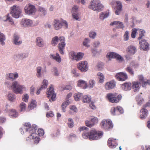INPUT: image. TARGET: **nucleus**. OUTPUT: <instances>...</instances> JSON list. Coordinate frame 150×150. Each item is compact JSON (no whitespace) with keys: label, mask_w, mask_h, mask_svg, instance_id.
Instances as JSON below:
<instances>
[{"label":"nucleus","mask_w":150,"mask_h":150,"mask_svg":"<svg viewBox=\"0 0 150 150\" xmlns=\"http://www.w3.org/2000/svg\"><path fill=\"white\" fill-rule=\"evenodd\" d=\"M116 139L113 138H110L108 141V146L112 148H115L118 145V144L115 142Z\"/></svg>","instance_id":"f3484780"},{"label":"nucleus","mask_w":150,"mask_h":150,"mask_svg":"<svg viewBox=\"0 0 150 150\" xmlns=\"http://www.w3.org/2000/svg\"><path fill=\"white\" fill-rule=\"evenodd\" d=\"M72 16L76 20L80 21V19L79 18L80 14L79 13L75 12L72 13Z\"/></svg>","instance_id":"6e6d98bb"},{"label":"nucleus","mask_w":150,"mask_h":150,"mask_svg":"<svg viewBox=\"0 0 150 150\" xmlns=\"http://www.w3.org/2000/svg\"><path fill=\"white\" fill-rule=\"evenodd\" d=\"M115 82L113 81L107 82L105 85V88L107 90L113 88L115 86Z\"/></svg>","instance_id":"aec40b11"},{"label":"nucleus","mask_w":150,"mask_h":150,"mask_svg":"<svg viewBox=\"0 0 150 150\" xmlns=\"http://www.w3.org/2000/svg\"><path fill=\"white\" fill-rule=\"evenodd\" d=\"M111 112L112 115H119V113L117 112L116 108V109L114 107L112 108L111 110Z\"/></svg>","instance_id":"3c124183"},{"label":"nucleus","mask_w":150,"mask_h":150,"mask_svg":"<svg viewBox=\"0 0 150 150\" xmlns=\"http://www.w3.org/2000/svg\"><path fill=\"white\" fill-rule=\"evenodd\" d=\"M9 115L11 118H15L18 117V113L15 110L12 109L9 112Z\"/></svg>","instance_id":"cd10ccee"},{"label":"nucleus","mask_w":150,"mask_h":150,"mask_svg":"<svg viewBox=\"0 0 150 150\" xmlns=\"http://www.w3.org/2000/svg\"><path fill=\"white\" fill-rule=\"evenodd\" d=\"M126 71L132 76H133L134 74V71L130 66L127 67L126 69Z\"/></svg>","instance_id":"a18cd8bd"},{"label":"nucleus","mask_w":150,"mask_h":150,"mask_svg":"<svg viewBox=\"0 0 150 150\" xmlns=\"http://www.w3.org/2000/svg\"><path fill=\"white\" fill-rule=\"evenodd\" d=\"M66 44L64 41H62L61 42L59 43L58 45V47L59 49V51L61 54H64L63 50Z\"/></svg>","instance_id":"a878e982"},{"label":"nucleus","mask_w":150,"mask_h":150,"mask_svg":"<svg viewBox=\"0 0 150 150\" xmlns=\"http://www.w3.org/2000/svg\"><path fill=\"white\" fill-rule=\"evenodd\" d=\"M88 128L86 127H80L79 131H87ZM103 133L101 131H97L95 129L91 130L89 133L84 131L82 134V137L84 139L89 138V140H97L101 138L103 135Z\"/></svg>","instance_id":"f257e3e1"},{"label":"nucleus","mask_w":150,"mask_h":150,"mask_svg":"<svg viewBox=\"0 0 150 150\" xmlns=\"http://www.w3.org/2000/svg\"><path fill=\"white\" fill-rule=\"evenodd\" d=\"M100 125L102 127L105 129L112 128L113 127L112 122L110 120L102 121L101 122Z\"/></svg>","instance_id":"9d476101"},{"label":"nucleus","mask_w":150,"mask_h":150,"mask_svg":"<svg viewBox=\"0 0 150 150\" xmlns=\"http://www.w3.org/2000/svg\"><path fill=\"white\" fill-rule=\"evenodd\" d=\"M97 35L96 33L94 31H91L89 33V37L90 38L94 39Z\"/></svg>","instance_id":"864d4df0"},{"label":"nucleus","mask_w":150,"mask_h":150,"mask_svg":"<svg viewBox=\"0 0 150 150\" xmlns=\"http://www.w3.org/2000/svg\"><path fill=\"white\" fill-rule=\"evenodd\" d=\"M70 109L69 112L71 113H76L77 111V108L74 105L70 106Z\"/></svg>","instance_id":"49530a36"},{"label":"nucleus","mask_w":150,"mask_h":150,"mask_svg":"<svg viewBox=\"0 0 150 150\" xmlns=\"http://www.w3.org/2000/svg\"><path fill=\"white\" fill-rule=\"evenodd\" d=\"M28 56V53H25L16 54L15 55V56L18 58H20L22 59H23L27 57Z\"/></svg>","instance_id":"7c9ffc66"},{"label":"nucleus","mask_w":150,"mask_h":150,"mask_svg":"<svg viewBox=\"0 0 150 150\" xmlns=\"http://www.w3.org/2000/svg\"><path fill=\"white\" fill-rule=\"evenodd\" d=\"M33 23L32 20L27 18H24L21 20L20 24L22 26L26 27L28 26H31Z\"/></svg>","instance_id":"2eb2a0df"},{"label":"nucleus","mask_w":150,"mask_h":150,"mask_svg":"<svg viewBox=\"0 0 150 150\" xmlns=\"http://www.w3.org/2000/svg\"><path fill=\"white\" fill-rule=\"evenodd\" d=\"M82 97V99L83 102L85 103H89L90 102L91 100V98L90 96L85 95Z\"/></svg>","instance_id":"f704fd0d"},{"label":"nucleus","mask_w":150,"mask_h":150,"mask_svg":"<svg viewBox=\"0 0 150 150\" xmlns=\"http://www.w3.org/2000/svg\"><path fill=\"white\" fill-rule=\"evenodd\" d=\"M107 98L109 101L112 103H117L121 100L122 96L121 95H118L117 93H108L107 96Z\"/></svg>","instance_id":"39448f33"},{"label":"nucleus","mask_w":150,"mask_h":150,"mask_svg":"<svg viewBox=\"0 0 150 150\" xmlns=\"http://www.w3.org/2000/svg\"><path fill=\"white\" fill-rule=\"evenodd\" d=\"M85 123L86 126L90 127H91L93 126V123L91 122V120L89 121H86Z\"/></svg>","instance_id":"4d7b16f0"},{"label":"nucleus","mask_w":150,"mask_h":150,"mask_svg":"<svg viewBox=\"0 0 150 150\" xmlns=\"http://www.w3.org/2000/svg\"><path fill=\"white\" fill-rule=\"evenodd\" d=\"M36 102L35 100H32L30 104L28 106V108L29 110H31L33 109L36 107Z\"/></svg>","instance_id":"4c0bfd02"},{"label":"nucleus","mask_w":150,"mask_h":150,"mask_svg":"<svg viewBox=\"0 0 150 150\" xmlns=\"http://www.w3.org/2000/svg\"><path fill=\"white\" fill-rule=\"evenodd\" d=\"M129 32L127 31H126L124 35L123 36L124 40L125 41H127L129 39Z\"/></svg>","instance_id":"8fccbe9b"},{"label":"nucleus","mask_w":150,"mask_h":150,"mask_svg":"<svg viewBox=\"0 0 150 150\" xmlns=\"http://www.w3.org/2000/svg\"><path fill=\"white\" fill-rule=\"evenodd\" d=\"M20 112L24 111L26 108V104L23 102L21 103L20 104Z\"/></svg>","instance_id":"5fc2aeb1"},{"label":"nucleus","mask_w":150,"mask_h":150,"mask_svg":"<svg viewBox=\"0 0 150 150\" xmlns=\"http://www.w3.org/2000/svg\"><path fill=\"white\" fill-rule=\"evenodd\" d=\"M83 55V53L80 52L78 53L77 54H76L75 52H73L71 54V56L73 59L77 61L81 60Z\"/></svg>","instance_id":"4468645a"},{"label":"nucleus","mask_w":150,"mask_h":150,"mask_svg":"<svg viewBox=\"0 0 150 150\" xmlns=\"http://www.w3.org/2000/svg\"><path fill=\"white\" fill-rule=\"evenodd\" d=\"M53 26L55 30H58L62 28V23L59 20L55 19L54 21Z\"/></svg>","instance_id":"dca6fc26"},{"label":"nucleus","mask_w":150,"mask_h":150,"mask_svg":"<svg viewBox=\"0 0 150 150\" xmlns=\"http://www.w3.org/2000/svg\"><path fill=\"white\" fill-rule=\"evenodd\" d=\"M48 90L46 93L47 96L49 98L50 101L52 102L55 100V98L56 97V94L54 93V88L52 85L50 86L49 88L47 89Z\"/></svg>","instance_id":"0eeeda50"},{"label":"nucleus","mask_w":150,"mask_h":150,"mask_svg":"<svg viewBox=\"0 0 150 150\" xmlns=\"http://www.w3.org/2000/svg\"><path fill=\"white\" fill-rule=\"evenodd\" d=\"M96 81L94 80L91 79L89 81V86L90 88H92L95 85Z\"/></svg>","instance_id":"de8ad7c7"},{"label":"nucleus","mask_w":150,"mask_h":150,"mask_svg":"<svg viewBox=\"0 0 150 150\" xmlns=\"http://www.w3.org/2000/svg\"><path fill=\"white\" fill-rule=\"evenodd\" d=\"M106 57L109 58V60H110L112 58H116L117 60L120 61H122L123 60V58L121 55L114 52H110L108 53Z\"/></svg>","instance_id":"1a4fd4ad"},{"label":"nucleus","mask_w":150,"mask_h":150,"mask_svg":"<svg viewBox=\"0 0 150 150\" xmlns=\"http://www.w3.org/2000/svg\"><path fill=\"white\" fill-rule=\"evenodd\" d=\"M13 43L16 45H20L22 43V40L20 39V36L16 34L13 35Z\"/></svg>","instance_id":"ddd939ff"},{"label":"nucleus","mask_w":150,"mask_h":150,"mask_svg":"<svg viewBox=\"0 0 150 150\" xmlns=\"http://www.w3.org/2000/svg\"><path fill=\"white\" fill-rule=\"evenodd\" d=\"M122 89L125 91L130 90L131 88V85L130 82L125 83L122 85Z\"/></svg>","instance_id":"393cba45"},{"label":"nucleus","mask_w":150,"mask_h":150,"mask_svg":"<svg viewBox=\"0 0 150 150\" xmlns=\"http://www.w3.org/2000/svg\"><path fill=\"white\" fill-rule=\"evenodd\" d=\"M140 112L142 113V114L140 115V117L141 119H144L146 118L148 115V112L147 110L143 108L140 110Z\"/></svg>","instance_id":"4be33fe9"},{"label":"nucleus","mask_w":150,"mask_h":150,"mask_svg":"<svg viewBox=\"0 0 150 150\" xmlns=\"http://www.w3.org/2000/svg\"><path fill=\"white\" fill-rule=\"evenodd\" d=\"M59 41V39L58 37L55 36L52 38L51 43L53 46H55L58 44Z\"/></svg>","instance_id":"2f4dec72"},{"label":"nucleus","mask_w":150,"mask_h":150,"mask_svg":"<svg viewBox=\"0 0 150 150\" xmlns=\"http://www.w3.org/2000/svg\"><path fill=\"white\" fill-rule=\"evenodd\" d=\"M116 78L119 81H123L128 78V76L126 73L120 72L117 74L115 75Z\"/></svg>","instance_id":"9b49d317"},{"label":"nucleus","mask_w":150,"mask_h":150,"mask_svg":"<svg viewBox=\"0 0 150 150\" xmlns=\"http://www.w3.org/2000/svg\"><path fill=\"white\" fill-rule=\"evenodd\" d=\"M54 116V113L52 111H50L46 114V116L47 117H52Z\"/></svg>","instance_id":"774afa93"},{"label":"nucleus","mask_w":150,"mask_h":150,"mask_svg":"<svg viewBox=\"0 0 150 150\" xmlns=\"http://www.w3.org/2000/svg\"><path fill=\"white\" fill-rule=\"evenodd\" d=\"M78 86L80 87H83L84 88H86L87 87V83L85 81L83 80H80L78 81L77 83Z\"/></svg>","instance_id":"c756f323"},{"label":"nucleus","mask_w":150,"mask_h":150,"mask_svg":"<svg viewBox=\"0 0 150 150\" xmlns=\"http://www.w3.org/2000/svg\"><path fill=\"white\" fill-rule=\"evenodd\" d=\"M127 51L130 55H133L137 52V49L135 46L130 45L127 47Z\"/></svg>","instance_id":"6ab92c4d"},{"label":"nucleus","mask_w":150,"mask_h":150,"mask_svg":"<svg viewBox=\"0 0 150 150\" xmlns=\"http://www.w3.org/2000/svg\"><path fill=\"white\" fill-rule=\"evenodd\" d=\"M96 5V7L95 8L93 7H92L93 8V10L94 11H97L98 12L101 11H102L104 8L103 5L101 4L100 1L99 0H98V2L97 3V4H95Z\"/></svg>","instance_id":"a211bd4d"},{"label":"nucleus","mask_w":150,"mask_h":150,"mask_svg":"<svg viewBox=\"0 0 150 150\" xmlns=\"http://www.w3.org/2000/svg\"><path fill=\"white\" fill-rule=\"evenodd\" d=\"M109 16V13L107 12H101L99 14V18L100 20H104Z\"/></svg>","instance_id":"473e14b6"},{"label":"nucleus","mask_w":150,"mask_h":150,"mask_svg":"<svg viewBox=\"0 0 150 150\" xmlns=\"http://www.w3.org/2000/svg\"><path fill=\"white\" fill-rule=\"evenodd\" d=\"M24 125L26 127V128H24L23 129L21 128L20 129V131H21V130H22V131H21V133L22 134L23 133H24L23 131V132H22V130H25L26 131L25 129H26V128L29 129V127H31V125L30 124V123L29 122L27 123H25V124H24ZM32 127H33V126Z\"/></svg>","instance_id":"09e8293b"},{"label":"nucleus","mask_w":150,"mask_h":150,"mask_svg":"<svg viewBox=\"0 0 150 150\" xmlns=\"http://www.w3.org/2000/svg\"><path fill=\"white\" fill-rule=\"evenodd\" d=\"M146 85H150V80H148L146 81H143L142 82V86L143 87H145Z\"/></svg>","instance_id":"0e129e2a"},{"label":"nucleus","mask_w":150,"mask_h":150,"mask_svg":"<svg viewBox=\"0 0 150 150\" xmlns=\"http://www.w3.org/2000/svg\"><path fill=\"white\" fill-rule=\"evenodd\" d=\"M139 43L140 45V49H143L144 51H147L149 49V44L144 40H143L141 41H139Z\"/></svg>","instance_id":"f8f14e48"},{"label":"nucleus","mask_w":150,"mask_h":150,"mask_svg":"<svg viewBox=\"0 0 150 150\" xmlns=\"http://www.w3.org/2000/svg\"><path fill=\"white\" fill-rule=\"evenodd\" d=\"M11 9L10 13L13 17L17 18L20 17L22 11L19 6L14 5L11 8Z\"/></svg>","instance_id":"7ed1b4c3"},{"label":"nucleus","mask_w":150,"mask_h":150,"mask_svg":"<svg viewBox=\"0 0 150 150\" xmlns=\"http://www.w3.org/2000/svg\"><path fill=\"white\" fill-rule=\"evenodd\" d=\"M132 88L134 89V92H138L139 91L141 85L140 83L138 81H135L132 82Z\"/></svg>","instance_id":"412c9836"},{"label":"nucleus","mask_w":150,"mask_h":150,"mask_svg":"<svg viewBox=\"0 0 150 150\" xmlns=\"http://www.w3.org/2000/svg\"><path fill=\"white\" fill-rule=\"evenodd\" d=\"M25 13L29 15H34L36 11V9L34 6L30 4L26 5L24 8Z\"/></svg>","instance_id":"423d86ee"},{"label":"nucleus","mask_w":150,"mask_h":150,"mask_svg":"<svg viewBox=\"0 0 150 150\" xmlns=\"http://www.w3.org/2000/svg\"><path fill=\"white\" fill-rule=\"evenodd\" d=\"M28 98L29 96L27 94H25L23 95L22 99L23 101L26 102L28 101Z\"/></svg>","instance_id":"338daca9"},{"label":"nucleus","mask_w":150,"mask_h":150,"mask_svg":"<svg viewBox=\"0 0 150 150\" xmlns=\"http://www.w3.org/2000/svg\"><path fill=\"white\" fill-rule=\"evenodd\" d=\"M8 99L11 101H12L15 98V95L12 93H9L8 95Z\"/></svg>","instance_id":"bf43d9fd"},{"label":"nucleus","mask_w":150,"mask_h":150,"mask_svg":"<svg viewBox=\"0 0 150 150\" xmlns=\"http://www.w3.org/2000/svg\"><path fill=\"white\" fill-rule=\"evenodd\" d=\"M52 72H54V75L57 76L59 75V73L58 72L57 69L56 67H53L51 70Z\"/></svg>","instance_id":"e2e57ef3"},{"label":"nucleus","mask_w":150,"mask_h":150,"mask_svg":"<svg viewBox=\"0 0 150 150\" xmlns=\"http://www.w3.org/2000/svg\"><path fill=\"white\" fill-rule=\"evenodd\" d=\"M37 129V127L35 124H33L32 127H30L29 129H25L26 132L29 131V133H31V134L27 138V140L28 141L29 139H33L36 137L37 136V134L36 133Z\"/></svg>","instance_id":"20e7f679"},{"label":"nucleus","mask_w":150,"mask_h":150,"mask_svg":"<svg viewBox=\"0 0 150 150\" xmlns=\"http://www.w3.org/2000/svg\"><path fill=\"white\" fill-rule=\"evenodd\" d=\"M48 81L46 79H44L43 80L42 85L41 86V89H46L47 86Z\"/></svg>","instance_id":"a19ab883"},{"label":"nucleus","mask_w":150,"mask_h":150,"mask_svg":"<svg viewBox=\"0 0 150 150\" xmlns=\"http://www.w3.org/2000/svg\"><path fill=\"white\" fill-rule=\"evenodd\" d=\"M136 99L137 102V103L139 105H141L143 101V99L141 97V95H138L136 97Z\"/></svg>","instance_id":"c03bdc74"},{"label":"nucleus","mask_w":150,"mask_h":150,"mask_svg":"<svg viewBox=\"0 0 150 150\" xmlns=\"http://www.w3.org/2000/svg\"><path fill=\"white\" fill-rule=\"evenodd\" d=\"M77 67L81 72H85L88 69V63L86 61L80 62L77 65Z\"/></svg>","instance_id":"6e6552de"},{"label":"nucleus","mask_w":150,"mask_h":150,"mask_svg":"<svg viewBox=\"0 0 150 150\" xmlns=\"http://www.w3.org/2000/svg\"><path fill=\"white\" fill-rule=\"evenodd\" d=\"M139 31V37L138 38V40H140L142 37L144 36V34L145 33V32L144 30L142 29H140Z\"/></svg>","instance_id":"603ef678"},{"label":"nucleus","mask_w":150,"mask_h":150,"mask_svg":"<svg viewBox=\"0 0 150 150\" xmlns=\"http://www.w3.org/2000/svg\"><path fill=\"white\" fill-rule=\"evenodd\" d=\"M97 75L99 80V82L100 83H103L104 80V76L103 73L101 72H98L97 74Z\"/></svg>","instance_id":"58836bf2"},{"label":"nucleus","mask_w":150,"mask_h":150,"mask_svg":"<svg viewBox=\"0 0 150 150\" xmlns=\"http://www.w3.org/2000/svg\"><path fill=\"white\" fill-rule=\"evenodd\" d=\"M50 57L51 58L55 60L57 62L59 63L61 62V58L58 53H56L55 55L53 54H50Z\"/></svg>","instance_id":"bb28decb"},{"label":"nucleus","mask_w":150,"mask_h":150,"mask_svg":"<svg viewBox=\"0 0 150 150\" xmlns=\"http://www.w3.org/2000/svg\"><path fill=\"white\" fill-rule=\"evenodd\" d=\"M6 40V37L4 35L0 32V42L2 45H4L5 43L4 41Z\"/></svg>","instance_id":"c9c22d12"},{"label":"nucleus","mask_w":150,"mask_h":150,"mask_svg":"<svg viewBox=\"0 0 150 150\" xmlns=\"http://www.w3.org/2000/svg\"><path fill=\"white\" fill-rule=\"evenodd\" d=\"M11 88L13 92L17 94H22L24 91H27V88L24 85H20L19 82L16 81H14L12 83Z\"/></svg>","instance_id":"f03ea898"},{"label":"nucleus","mask_w":150,"mask_h":150,"mask_svg":"<svg viewBox=\"0 0 150 150\" xmlns=\"http://www.w3.org/2000/svg\"><path fill=\"white\" fill-rule=\"evenodd\" d=\"M36 45L39 47H42L44 45V43L43 39L41 38L37 37L36 40Z\"/></svg>","instance_id":"5701e85b"},{"label":"nucleus","mask_w":150,"mask_h":150,"mask_svg":"<svg viewBox=\"0 0 150 150\" xmlns=\"http://www.w3.org/2000/svg\"><path fill=\"white\" fill-rule=\"evenodd\" d=\"M137 30V29L136 28H134L132 29L131 34V36L132 38H135Z\"/></svg>","instance_id":"13d9d810"},{"label":"nucleus","mask_w":150,"mask_h":150,"mask_svg":"<svg viewBox=\"0 0 150 150\" xmlns=\"http://www.w3.org/2000/svg\"><path fill=\"white\" fill-rule=\"evenodd\" d=\"M6 77L11 80L12 81H13L18 77V75L17 72H16L14 74L12 73H10L6 74Z\"/></svg>","instance_id":"b1692460"},{"label":"nucleus","mask_w":150,"mask_h":150,"mask_svg":"<svg viewBox=\"0 0 150 150\" xmlns=\"http://www.w3.org/2000/svg\"><path fill=\"white\" fill-rule=\"evenodd\" d=\"M42 67H38L36 68V76L38 78H40L41 76V71Z\"/></svg>","instance_id":"79ce46f5"},{"label":"nucleus","mask_w":150,"mask_h":150,"mask_svg":"<svg viewBox=\"0 0 150 150\" xmlns=\"http://www.w3.org/2000/svg\"><path fill=\"white\" fill-rule=\"evenodd\" d=\"M98 0H91L90 2V4L88 6V8L91 9L93 10L92 7H93L96 8V5L95 4H97L98 2Z\"/></svg>","instance_id":"e433bc0d"},{"label":"nucleus","mask_w":150,"mask_h":150,"mask_svg":"<svg viewBox=\"0 0 150 150\" xmlns=\"http://www.w3.org/2000/svg\"><path fill=\"white\" fill-rule=\"evenodd\" d=\"M67 124L68 127L71 128L74 126V122L73 119L69 118L68 119Z\"/></svg>","instance_id":"ea45409f"},{"label":"nucleus","mask_w":150,"mask_h":150,"mask_svg":"<svg viewBox=\"0 0 150 150\" xmlns=\"http://www.w3.org/2000/svg\"><path fill=\"white\" fill-rule=\"evenodd\" d=\"M117 112L119 113L122 114L124 112V110L123 108L120 106H118L116 108Z\"/></svg>","instance_id":"69168bd1"},{"label":"nucleus","mask_w":150,"mask_h":150,"mask_svg":"<svg viewBox=\"0 0 150 150\" xmlns=\"http://www.w3.org/2000/svg\"><path fill=\"white\" fill-rule=\"evenodd\" d=\"M71 73L74 75V76L75 77H77L79 76V74L77 72V69L74 68L71 71Z\"/></svg>","instance_id":"680f3d73"},{"label":"nucleus","mask_w":150,"mask_h":150,"mask_svg":"<svg viewBox=\"0 0 150 150\" xmlns=\"http://www.w3.org/2000/svg\"><path fill=\"white\" fill-rule=\"evenodd\" d=\"M83 94L82 93H75L74 95V97L75 100L79 101L83 97Z\"/></svg>","instance_id":"72a5a7b5"},{"label":"nucleus","mask_w":150,"mask_h":150,"mask_svg":"<svg viewBox=\"0 0 150 150\" xmlns=\"http://www.w3.org/2000/svg\"><path fill=\"white\" fill-rule=\"evenodd\" d=\"M4 18H6L5 20H4V21H9V22L12 23L11 24L14 23V22L13 21L12 19L11 18L9 14H8L6 16L4 17Z\"/></svg>","instance_id":"37998d69"},{"label":"nucleus","mask_w":150,"mask_h":150,"mask_svg":"<svg viewBox=\"0 0 150 150\" xmlns=\"http://www.w3.org/2000/svg\"><path fill=\"white\" fill-rule=\"evenodd\" d=\"M89 41V38H85L83 42V45L87 47H90V45L88 44V43Z\"/></svg>","instance_id":"052dcab7"},{"label":"nucleus","mask_w":150,"mask_h":150,"mask_svg":"<svg viewBox=\"0 0 150 150\" xmlns=\"http://www.w3.org/2000/svg\"><path fill=\"white\" fill-rule=\"evenodd\" d=\"M38 11L40 15L42 16H45L47 14V10L42 7H39L38 8Z\"/></svg>","instance_id":"c85d7f7f"}]
</instances>
